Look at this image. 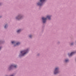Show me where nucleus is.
<instances>
[{"instance_id": "obj_1", "label": "nucleus", "mask_w": 76, "mask_h": 76, "mask_svg": "<svg viewBox=\"0 0 76 76\" xmlns=\"http://www.w3.org/2000/svg\"><path fill=\"white\" fill-rule=\"evenodd\" d=\"M47 18L48 19H51V16L48 15L46 18H45L44 17L42 18V19L43 23H45V22H46V20Z\"/></svg>"}, {"instance_id": "obj_2", "label": "nucleus", "mask_w": 76, "mask_h": 76, "mask_svg": "<svg viewBox=\"0 0 76 76\" xmlns=\"http://www.w3.org/2000/svg\"><path fill=\"white\" fill-rule=\"evenodd\" d=\"M28 52V49H27V50L21 51V56H23L24 55H25Z\"/></svg>"}, {"instance_id": "obj_3", "label": "nucleus", "mask_w": 76, "mask_h": 76, "mask_svg": "<svg viewBox=\"0 0 76 76\" xmlns=\"http://www.w3.org/2000/svg\"><path fill=\"white\" fill-rule=\"evenodd\" d=\"M45 0H40V2L38 3H37V5H38L39 6H41V5L42 4V3H43V2H44V1Z\"/></svg>"}, {"instance_id": "obj_4", "label": "nucleus", "mask_w": 76, "mask_h": 76, "mask_svg": "<svg viewBox=\"0 0 76 76\" xmlns=\"http://www.w3.org/2000/svg\"><path fill=\"white\" fill-rule=\"evenodd\" d=\"M58 72V68H56L54 72V74L55 75H56V74H57Z\"/></svg>"}, {"instance_id": "obj_5", "label": "nucleus", "mask_w": 76, "mask_h": 76, "mask_svg": "<svg viewBox=\"0 0 76 76\" xmlns=\"http://www.w3.org/2000/svg\"><path fill=\"white\" fill-rule=\"evenodd\" d=\"M17 67V66L15 65H12L10 66V68H11L12 67H15V68H16Z\"/></svg>"}, {"instance_id": "obj_6", "label": "nucleus", "mask_w": 76, "mask_h": 76, "mask_svg": "<svg viewBox=\"0 0 76 76\" xmlns=\"http://www.w3.org/2000/svg\"><path fill=\"white\" fill-rule=\"evenodd\" d=\"M75 53V52H72L70 54L69 53L68 55L69 56H72V55H73V54H74Z\"/></svg>"}, {"instance_id": "obj_7", "label": "nucleus", "mask_w": 76, "mask_h": 76, "mask_svg": "<svg viewBox=\"0 0 76 76\" xmlns=\"http://www.w3.org/2000/svg\"><path fill=\"white\" fill-rule=\"evenodd\" d=\"M20 18H21V17L20 16H18V17L16 18V19H18V20L20 19Z\"/></svg>"}, {"instance_id": "obj_8", "label": "nucleus", "mask_w": 76, "mask_h": 76, "mask_svg": "<svg viewBox=\"0 0 76 76\" xmlns=\"http://www.w3.org/2000/svg\"><path fill=\"white\" fill-rule=\"evenodd\" d=\"M20 31H21V30L20 29L18 30L17 31V33H19V32H20Z\"/></svg>"}, {"instance_id": "obj_9", "label": "nucleus", "mask_w": 76, "mask_h": 76, "mask_svg": "<svg viewBox=\"0 0 76 76\" xmlns=\"http://www.w3.org/2000/svg\"><path fill=\"white\" fill-rule=\"evenodd\" d=\"M19 44H20V43L19 42H18L17 43H16V45H19Z\"/></svg>"}, {"instance_id": "obj_10", "label": "nucleus", "mask_w": 76, "mask_h": 76, "mask_svg": "<svg viewBox=\"0 0 76 76\" xmlns=\"http://www.w3.org/2000/svg\"><path fill=\"white\" fill-rule=\"evenodd\" d=\"M65 61L66 62H68V61H69V60H68V59H66L65 60Z\"/></svg>"}, {"instance_id": "obj_11", "label": "nucleus", "mask_w": 76, "mask_h": 76, "mask_svg": "<svg viewBox=\"0 0 76 76\" xmlns=\"http://www.w3.org/2000/svg\"><path fill=\"white\" fill-rule=\"evenodd\" d=\"M15 41H13L12 42V44H15Z\"/></svg>"}, {"instance_id": "obj_12", "label": "nucleus", "mask_w": 76, "mask_h": 76, "mask_svg": "<svg viewBox=\"0 0 76 76\" xmlns=\"http://www.w3.org/2000/svg\"><path fill=\"white\" fill-rule=\"evenodd\" d=\"M7 27V26L6 25H5V26H4V28H6V27Z\"/></svg>"}, {"instance_id": "obj_13", "label": "nucleus", "mask_w": 76, "mask_h": 76, "mask_svg": "<svg viewBox=\"0 0 76 76\" xmlns=\"http://www.w3.org/2000/svg\"><path fill=\"white\" fill-rule=\"evenodd\" d=\"M29 37H30V38H31L32 37V35H30L29 36Z\"/></svg>"}, {"instance_id": "obj_14", "label": "nucleus", "mask_w": 76, "mask_h": 76, "mask_svg": "<svg viewBox=\"0 0 76 76\" xmlns=\"http://www.w3.org/2000/svg\"><path fill=\"white\" fill-rule=\"evenodd\" d=\"M73 43H72L71 44V45H73Z\"/></svg>"}, {"instance_id": "obj_15", "label": "nucleus", "mask_w": 76, "mask_h": 76, "mask_svg": "<svg viewBox=\"0 0 76 76\" xmlns=\"http://www.w3.org/2000/svg\"><path fill=\"white\" fill-rule=\"evenodd\" d=\"M14 46H15V45H14Z\"/></svg>"}]
</instances>
